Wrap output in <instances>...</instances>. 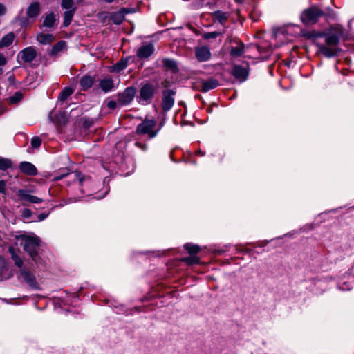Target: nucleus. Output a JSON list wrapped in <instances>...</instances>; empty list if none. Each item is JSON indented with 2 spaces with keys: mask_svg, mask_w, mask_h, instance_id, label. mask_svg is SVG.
Masks as SVG:
<instances>
[{
  "mask_svg": "<svg viewBox=\"0 0 354 354\" xmlns=\"http://www.w3.org/2000/svg\"><path fill=\"white\" fill-rule=\"evenodd\" d=\"M21 245H23L24 250L28 252L35 263H39V257L37 250L39 246V239L35 236L21 235L19 236Z\"/></svg>",
  "mask_w": 354,
  "mask_h": 354,
  "instance_id": "obj_1",
  "label": "nucleus"
},
{
  "mask_svg": "<svg viewBox=\"0 0 354 354\" xmlns=\"http://www.w3.org/2000/svg\"><path fill=\"white\" fill-rule=\"evenodd\" d=\"M324 15V12L320 8L312 6L302 12L300 19L304 24L310 26L316 24L319 18Z\"/></svg>",
  "mask_w": 354,
  "mask_h": 354,
  "instance_id": "obj_2",
  "label": "nucleus"
},
{
  "mask_svg": "<svg viewBox=\"0 0 354 354\" xmlns=\"http://www.w3.org/2000/svg\"><path fill=\"white\" fill-rule=\"evenodd\" d=\"M155 93V87L151 83L145 84L140 88L138 102L141 104H147L151 102Z\"/></svg>",
  "mask_w": 354,
  "mask_h": 354,
  "instance_id": "obj_3",
  "label": "nucleus"
},
{
  "mask_svg": "<svg viewBox=\"0 0 354 354\" xmlns=\"http://www.w3.org/2000/svg\"><path fill=\"white\" fill-rule=\"evenodd\" d=\"M137 132L139 134L146 135L149 138L155 136V122L153 120H145L137 127Z\"/></svg>",
  "mask_w": 354,
  "mask_h": 354,
  "instance_id": "obj_4",
  "label": "nucleus"
},
{
  "mask_svg": "<svg viewBox=\"0 0 354 354\" xmlns=\"http://www.w3.org/2000/svg\"><path fill=\"white\" fill-rule=\"evenodd\" d=\"M176 92L174 90L165 89L162 93V99L161 107L163 111L166 112L170 110L174 103V97Z\"/></svg>",
  "mask_w": 354,
  "mask_h": 354,
  "instance_id": "obj_5",
  "label": "nucleus"
},
{
  "mask_svg": "<svg viewBox=\"0 0 354 354\" xmlns=\"http://www.w3.org/2000/svg\"><path fill=\"white\" fill-rule=\"evenodd\" d=\"M332 30L333 32L325 35L326 44L337 47L339 44V37L342 33V29L341 27H334Z\"/></svg>",
  "mask_w": 354,
  "mask_h": 354,
  "instance_id": "obj_6",
  "label": "nucleus"
},
{
  "mask_svg": "<svg viewBox=\"0 0 354 354\" xmlns=\"http://www.w3.org/2000/svg\"><path fill=\"white\" fill-rule=\"evenodd\" d=\"M135 95V89L131 87L127 88L124 91L119 94L118 101L122 105L130 103Z\"/></svg>",
  "mask_w": 354,
  "mask_h": 354,
  "instance_id": "obj_7",
  "label": "nucleus"
},
{
  "mask_svg": "<svg viewBox=\"0 0 354 354\" xmlns=\"http://www.w3.org/2000/svg\"><path fill=\"white\" fill-rule=\"evenodd\" d=\"M17 195L20 198L25 202H29L31 203H41L43 202V199L36 196L30 194L29 191L25 189H19L17 192Z\"/></svg>",
  "mask_w": 354,
  "mask_h": 354,
  "instance_id": "obj_8",
  "label": "nucleus"
},
{
  "mask_svg": "<svg viewBox=\"0 0 354 354\" xmlns=\"http://www.w3.org/2000/svg\"><path fill=\"white\" fill-rule=\"evenodd\" d=\"M19 55L24 62L30 63L35 59L37 51L34 47L30 46L22 50Z\"/></svg>",
  "mask_w": 354,
  "mask_h": 354,
  "instance_id": "obj_9",
  "label": "nucleus"
},
{
  "mask_svg": "<svg viewBox=\"0 0 354 354\" xmlns=\"http://www.w3.org/2000/svg\"><path fill=\"white\" fill-rule=\"evenodd\" d=\"M195 55L199 62H206L211 57V53L208 47L201 46L195 50Z\"/></svg>",
  "mask_w": 354,
  "mask_h": 354,
  "instance_id": "obj_10",
  "label": "nucleus"
},
{
  "mask_svg": "<svg viewBox=\"0 0 354 354\" xmlns=\"http://www.w3.org/2000/svg\"><path fill=\"white\" fill-rule=\"evenodd\" d=\"M232 75L241 82L245 81L248 75V71L246 67L239 65H234L232 72Z\"/></svg>",
  "mask_w": 354,
  "mask_h": 354,
  "instance_id": "obj_11",
  "label": "nucleus"
},
{
  "mask_svg": "<svg viewBox=\"0 0 354 354\" xmlns=\"http://www.w3.org/2000/svg\"><path fill=\"white\" fill-rule=\"evenodd\" d=\"M21 274L24 280L27 283V284L32 289H38L39 285L36 281L35 277L30 272L21 270Z\"/></svg>",
  "mask_w": 354,
  "mask_h": 354,
  "instance_id": "obj_12",
  "label": "nucleus"
},
{
  "mask_svg": "<svg viewBox=\"0 0 354 354\" xmlns=\"http://www.w3.org/2000/svg\"><path fill=\"white\" fill-rule=\"evenodd\" d=\"M319 50L326 57H331L337 55V48L324 44H317Z\"/></svg>",
  "mask_w": 354,
  "mask_h": 354,
  "instance_id": "obj_13",
  "label": "nucleus"
},
{
  "mask_svg": "<svg viewBox=\"0 0 354 354\" xmlns=\"http://www.w3.org/2000/svg\"><path fill=\"white\" fill-rule=\"evenodd\" d=\"M218 86V82L214 78H209L201 82V91L203 93L207 92Z\"/></svg>",
  "mask_w": 354,
  "mask_h": 354,
  "instance_id": "obj_14",
  "label": "nucleus"
},
{
  "mask_svg": "<svg viewBox=\"0 0 354 354\" xmlns=\"http://www.w3.org/2000/svg\"><path fill=\"white\" fill-rule=\"evenodd\" d=\"M153 52V47L152 44H145L140 46L137 51L138 57L147 58L149 57Z\"/></svg>",
  "mask_w": 354,
  "mask_h": 354,
  "instance_id": "obj_15",
  "label": "nucleus"
},
{
  "mask_svg": "<svg viewBox=\"0 0 354 354\" xmlns=\"http://www.w3.org/2000/svg\"><path fill=\"white\" fill-rule=\"evenodd\" d=\"M19 169L23 173L30 176H35L37 173L35 165L28 162H22L19 165Z\"/></svg>",
  "mask_w": 354,
  "mask_h": 354,
  "instance_id": "obj_16",
  "label": "nucleus"
},
{
  "mask_svg": "<svg viewBox=\"0 0 354 354\" xmlns=\"http://www.w3.org/2000/svg\"><path fill=\"white\" fill-rule=\"evenodd\" d=\"M99 86L104 93H108L113 88L114 84L111 77H106L100 81Z\"/></svg>",
  "mask_w": 354,
  "mask_h": 354,
  "instance_id": "obj_17",
  "label": "nucleus"
},
{
  "mask_svg": "<svg viewBox=\"0 0 354 354\" xmlns=\"http://www.w3.org/2000/svg\"><path fill=\"white\" fill-rule=\"evenodd\" d=\"M129 12L127 9L122 8L120 11L114 12L111 15V19L115 24H120L124 19L126 14Z\"/></svg>",
  "mask_w": 354,
  "mask_h": 354,
  "instance_id": "obj_18",
  "label": "nucleus"
},
{
  "mask_svg": "<svg viewBox=\"0 0 354 354\" xmlns=\"http://www.w3.org/2000/svg\"><path fill=\"white\" fill-rule=\"evenodd\" d=\"M95 82V79L91 76L85 75L83 76L80 82L82 89L86 91L90 88Z\"/></svg>",
  "mask_w": 354,
  "mask_h": 354,
  "instance_id": "obj_19",
  "label": "nucleus"
},
{
  "mask_svg": "<svg viewBox=\"0 0 354 354\" xmlns=\"http://www.w3.org/2000/svg\"><path fill=\"white\" fill-rule=\"evenodd\" d=\"M55 37L52 34L40 33L37 36V40L41 44L46 45L53 42Z\"/></svg>",
  "mask_w": 354,
  "mask_h": 354,
  "instance_id": "obj_20",
  "label": "nucleus"
},
{
  "mask_svg": "<svg viewBox=\"0 0 354 354\" xmlns=\"http://www.w3.org/2000/svg\"><path fill=\"white\" fill-rule=\"evenodd\" d=\"M39 4L37 2L31 3L27 10V15L28 17H35L39 13Z\"/></svg>",
  "mask_w": 354,
  "mask_h": 354,
  "instance_id": "obj_21",
  "label": "nucleus"
},
{
  "mask_svg": "<svg viewBox=\"0 0 354 354\" xmlns=\"http://www.w3.org/2000/svg\"><path fill=\"white\" fill-rule=\"evenodd\" d=\"M15 35L10 32L0 40V48L9 46L14 41Z\"/></svg>",
  "mask_w": 354,
  "mask_h": 354,
  "instance_id": "obj_22",
  "label": "nucleus"
},
{
  "mask_svg": "<svg viewBox=\"0 0 354 354\" xmlns=\"http://www.w3.org/2000/svg\"><path fill=\"white\" fill-rule=\"evenodd\" d=\"M212 17L219 23L224 24L228 18V15L226 12L218 10L212 13Z\"/></svg>",
  "mask_w": 354,
  "mask_h": 354,
  "instance_id": "obj_23",
  "label": "nucleus"
},
{
  "mask_svg": "<svg viewBox=\"0 0 354 354\" xmlns=\"http://www.w3.org/2000/svg\"><path fill=\"white\" fill-rule=\"evenodd\" d=\"M244 44L243 43H240L237 46L232 47L230 50V55L233 57H239L241 56L245 50H244Z\"/></svg>",
  "mask_w": 354,
  "mask_h": 354,
  "instance_id": "obj_24",
  "label": "nucleus"
},
{
  "mask_svg": "<svg viewBox=\"0 0 354 354\" xmlns=\"http://www.w3.org/2000/svg\"><path fill=\"white\" fill-rule=\"evenodd\" d=\"M66 47V43L64 41H59L57 44H55L51 50V55H56L59 52L64 50Z\"/></svg>",
  "mask_w": 354,
  "mask_h": 354,
  "instance_id": "obj_25",
  "label": "nucleus"
},
{
  "mask_svg": "<svg viewBox=\"0 0 354 354\" xmlns=\"http://www.w3.org/2000/svg\"><path fill=\"white\" fill-rule=\"evenodd\" d=\"M163 66L171 71H172L174 73H176L178 71V66L176 64V62L170 59H164L162 60Z\"/></svg>",
  "mask_w": 354,
  "mask_h": 354,
  "instance_id": "obj_26",
  "label": "nucleus"
},
{
  "mask_svg": "<svg viewBox=\"0 0 354 354\" xmlns=\"http://www.w3.org/2000/svg\"><path fill=\"white\" fill-rule=\"evenodd\" d=\"M55 21V15L53 13H50L46 16L44 18L43 26L48 28L53 26Z\"/></svg>",
  "mask_w": 354,
  "mask_h": 354,
  "instance_id": "obj_27",
  "label": "nucleus"
},
{
  "mask_svg": "<svg viewBox=\"0 0 354 354\" xmlns=\"http://www.w3.org/2000/svg\"><path fill=\"white\" fill-rule=\"evenodd\" d=\"M75 11V8H73L71 10H68L64 12V26H68L72 20V18L74 15Z\"/></svg>",
  "mask_w": 354,
  "mask_h": 354,
  "instance_id": "obj_28",
  "label": "nucleus"
},
{
  "mask_svg": "<svg viewBox=\"0 0 354 354\" xmlns=\"http://www.w3.org/2000/svg\"><path fill=\"white\" fill-rule=\"evenodd\" d=\"M184 248L192 255L197 254L200 250V248L197 245L192 243H186L184 245Z\"/></svg>",
  "mask_w": 354,
  "mask_h": 354,
  "instance_id": "obj_29",
  "label": "nucleus"
},
{
  "mask_svg": "<svg viewBox=\"0 0 354 354\" xmlns=\"http://www.w3.org/2000/svg\"><path fill=\"white\" fill-rule=\"evenodd\" d=\"M12 167V161L8 158H0V170L5 171Z\"/></svg>",
  "mask_w": 354,
  "mask_h": 354,
  "instance_id": "obj_30",
  "label": "nucleus"
},
{
  "mask_svg": "<svg viewBox=\"0 0 354 354\" xmlns=\"http://www.w3.org/2000/svg\"><path fill=\"white\" fill-rule=\"evenodd\" d=\"M73 93V89L71 88L66 87L62 90L60 93L59 99L64 101L68 98Z\"/></svg>",
  "mask_w": 354,
  "mask_h": 354,
  "instance_id": "obj_31",
  "label": "nucleus"
},
{
  "mask_svg": "<svg viewBox=\"0 0 354 354\" xmlns=\"http://www.w3.org/2000/svg\"><path fill=\"white\" fill-rule=\"evenodd\" d=\"M10 252L12 254V258L15 262V264L19 267V268H21L22 266H23V261L22 259L17 255L15 253L13 249L12 248H10Z\"/></svg>",
  "mask_w": 354,
  "mask_h": 354,
  "instance_id": "obj_32",
  "label": "nucleus"
},
{
  "mask_svg": "<svg viewBox=\"0 0 354 354\" xmlns=\"http://www.w3.org/2000/svg\"><path fill=\"white\" fill-rule=\"evenodd\" d=\"M182 260L188 265H193L198 263L199 262V259L194 255L189 257L183 258Z\"/></svg>",
  "mask_w": 354,
  "mask_h": 354,
  "instance_id": "obj_33",
  "label": "nucleus"
},
{
  "mask_svg": "<svg viewBox=\"0 0 354 354\" xmlns=\"http://www.w3.org/2000/svg\"><path fill=\"white\" fill-rule=\"evenodd\" d=\"M126 67L127 63L125 62L121 61L113 66V71L118 72L124 69Z\"/></svg>",
  "mask_w": 354,
  "mask_h": 354,
  "instance_id": "obj_34",
  "label": "nucleus"
},
{
  "mask_svg": "<svg viewBox=\"0 0 354 354\" xmlns=\"http://www.w3.org/2000/svg\"><path fill=\"white\" fill-rule=\"evenodd\" d=\"M22 98V95L20 93H15L14 95L9 97V102L11 104H15L18 102Z\"/></svg>",
  "mask_w": 354,
  "mask_h": 354,
  "instance_id": "obj_35",
  "label": "nucleus"
},
{
  "mask_svg": "<svg viewBox=\"0 0 354 354\" xmlns=\"http://www.w3.org/2000/svg\"><path fill=\"white\" fill-rule=\"evenodd\" d=\"M73 0H62V7L63 9L71 10L73 9Z\"/></svg>",
  "mask_w": 354,
  "mask_h": 354,
  "instance_id": "obj_36",
  "label": "nucleus"
},
{
  "mask_svg": "<svg viewBox=\"0 0 354 354\" xmlns=\"http://www.w3.org/2000/svg\"><path fill=\"white\" fill-rule=\"evenodd\" d=\"M41 144V140L39 137H34L31 140V145L33 148H38Z\"/></svg>",
  "mask_w": 354,
  "mask_h": 354,
  "instance_id": "obj_37",
  "label": "nucleus"
},
{
  "mask_svg": "<svg viewBox=\"0 0 354 354\" xmlns=\"http://www.w3.org/2000/svg\"><path fill=\"white\" fill-rule=\"evenodd\" d=\"M32 214V211L28 208H24L21 211V216L24 218H30L31 217Z\"/></svg>",
  "mask_w": 354,
  "mask_h": 354,
  "instance_id": "obj_38",
  "label": "nucleus"
},
{
  "mask_svg": "<svg viewBox=\"0 0 354 354\" xmlns=\"http://www.w3.org/2000/svg\"><path fill=\"white\" fill-rule=\"evenodd\" d=\"M74 178L79 181L80 184H82L84 180L85 179L84 176L80 172L78 171H75L74 173Z\"/></svg>",
  "mask_w": 354,
  "mask_h": 354,
  "instance_id": "obj_39",
  "label": "nucleus"
},
{
  "mask_svg": "<svg viewBox=\"0 0 354 354\" xmlns=\"http://www.w3.org/2000/svg\"><path fill=\"white\" fill-rule=\"evenodd\" d=\"M218 35L217 32H211L206 33L204 36L205 39L216 38Z\"/></svg>",
  "mask_w": 354,
  "mask_h": 354,
  "instance_id": "obj_40",
  "label": "nucleus"
},
{
  "mask_svg": "<svg viewBox=\"0 0 354 354\" xmlns=\"http://www.w3.org/2000/svg\"><path fill=\"white\" fill-rule=\"evenodd\" d=\"M109 109L113 110L117 106V102L114 100H109L106 104Z\"/></svg>",
  "mask_w": 354,
  "mask_h": 354,
  "instance_id": "obj_41",
  "label": "nucleus"
},
{
  "mask_svg": "<svg viewBox=\"0 0 354 354\" xmlns=\"http://www.w3.org/2000/svg\"><path fill=\"white\" fill-rule=\"evenodd\" d=\"M6 182L3 180H0V193H4L6 191Z\"/></svg>",
  "mask_w": 354,
  "mask_h": 354,
  "instance_id": "obj_42",
  "label": "nucleus"
},
{
  "mask_svg": "<svg viewBox=\"0 0 354 354\" xmlns=\"http://www.w3.org/2000/svg\"><path fill=\"white\" fill-rule=\"evenodd\" d=\"M47 216H48V214H44V213H41V214L38 215V221H42L44 219H46L47 218Z\"/></svg>",
  "mask_w": 354,
  "mask_h": 354,
  "instance_id": "obj_43",
  "label": "nucleus"
},
{
  "mask_svg": "<svg viewBox=\"0 0 354 354\" xmlns=\"http://www.w3.org/2000/svg\"><path fill=\"white\" fill-rule=\"evenodd\" d=\"M6 62V58L2 54H0V66H3Z\"/></svg>",
  "mask_w": 354,
  "mask_h": 354,
  "instance_id": "obj_44",
  "label": "nucleus"
},
{
  "mask_svg": "<svg viewBox=\"0 0 354 354\" xmlns=\"http://www.w3.org/2000/svg\"><path fill=\"white\" fill-rule=\"evenodd\" d=\"M66 175H67V174H62L60 175H57L55 176L54 179L55 180H59L62 179L64 177H65Z\"/></svg>",
  "mask_w": 354,
  "mask_h": 354,
  "instance_id": "obj_45",
  "label": "nucleus"
},
{
  "mask_svg": "<svg viewBox=\"0 0 354 354\" xmlns=\"http://www.w3.org/2000/svg\"><path fill=\"white\" fill-rule=\"evenodd\" d=\"M162 86L165 88L169 87L171 86V82L168 80H165L162 83Z\"/></svg>",
  "mask_w": 354,
  "mask_h": 354,
  "instance_id": "obj_46",
  "label": "nucleus"
},
{
  "mask_svg": "<svg viewBox=\"0 0 354 354\" xmlns=\"http://www.w3.org/2000/svg\"><path fill=\"white\" fill-rule=\"evenodd\" d=\"M5 12H6L5 6L0 3V15L4 14Z\"/></svg>",
  "mask_w": 354,
  "mask_h": 354,
  "instance_id": "obj_47",
  "label": "nucleus"
},
{
  "mask_svg": "<svg viewBox=\"0 0 354 354\" xmlns=\"http://www.w3.org/2000/svg\"><path fill=\"white\" fill-rule=\"evenodd\" d=\"M105 2L106 3H112L113 1H114L115 0H104Z\"/></svg>",
  "mask_w": 354,
  "mask_h": 354,
  "instance_id": "obj_48",
  "label": "nucleus"
},
{
  "mask_svg": "<svg viewBox=\"0 0 354 354\" xmlns=\"http://www.w3.org/2000/svg\"><path fill=\"white\" fill-rule=\"evenodd\" d=\"M3 112V109L0 106V114Z\"/></svg>",
  "mask_w": 354,
  "mask_h": 354,
  "instance_id": "obj_49",
  "label": "nucleus"
},
{
  "mask_svg": "<svg viewBox=\"0 0 354 354\" xmlns=\"http://www.w3.org/2000/svg\"><path fill=\"white\" fill-rule=\"evenodd\" d=\"M197 153H198V154H200L201 156H203V155H204V153H202L201 151H198Z\"/></svg>",
  "mask_w": 354,
  "mask_h": 354,
  "instance_id": "obj_50",
  "label": "nucleus"
},
{
  "mask_svg": "<svg viewBox=\"0 0 354 354\" xmlns=\"http://www.w3.org/2000/svg\"><path fill=\"white\" fill-rule=\"evenodd\" d=\"M3 73V71L1 68H0V75Z\"/></svg>",
  "mask_w": 354,
  "mask_h": 354,
  "instance_id": "obj_51",
  "label": "nucleus"
},
{
  "mask_svg": "<svg viewBox=\"0 0 354 354\" xmlns=\"http://www.w3.org/2000/svg\"><path fill=\"white\" fill-rule=\"evenodd\" d=\"M163 124H164V122L162 121V122H161V124H160V126H162V125H163Z\"/></svg>",
  "mask_w": 354,
  "mask_h": 354,
  "instance_id": "obj_52",
  "label": "nucleus"
}]
</instances>
